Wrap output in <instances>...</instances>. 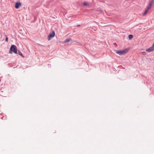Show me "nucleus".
<instances>
[{"label":"nucleus","instance_id":"1","mask_svg":"<svg viewBox=\"0 0 154 154\" xmlns=\"http://www.w3.org/2000/svg\"><path fill=\"white\" fill-rule=\"evenodd\" d=\"M17 47L14 45H12L10 49L9 53L11 54L12 52H14L15 54H17Z\"/></svg>","mask_w":154,"mask_h":154},{"label":"nucleus","instance_id":"2","mask_svg":"<svg viewBox=\"0 0 154 154\" xmlns=\"http://www.w3.org/2000/svg\"><path fill=\"white\" fill-rule=\"evenodd\" d=\"M55 35V32L54 31H52V32L49 34L48 37V41L51 40L52 38L54 37Z\"/></svg>","mask_w":154,"mask_h":154},{"label":"nucleus","instance_id":"3","mask_svg":"<svg viewBox=\"0 0 154 154\" xmlns=\"http://www.w3.org/2000/svg\"><path fill=\"white\" fill-rule=\"evenodd\" d=\"M153 2L154 0H151L146 8L149 10L151 8Z\"/></svg>","mask_w":154,"mask_h":154},{"label":"nucleus","instance_id":"4","mask_svg":"<svg viewBox=\"0 0 154 154\" xmlns=\"http://www.w3.org/2000/svg\"><path fill=\"white\" fill-rule=\"evenodd\" d=\"M154 50V48L152 46L151 47L146 50V51L148 52H150Z\"/></svg>","mask_w":154,"mask_h":154},{"label":"nucleus","instance_id":"5","mask_svg":"<svg viewBox=\"0 0 154 154\" xmlns=\"http://www.w3.org/2000/svg\"><path fill=\"white\" fill-rule=\"evenodd\" d=\"M21 5L20 2H16L15 4V8H18L19 7V6H20Z\"/></svg>","mask_w":154,"mask_h":154},{"label":"nucleus","instance_id":"6","mask_svg":"<svg viewBox=\"0 0 154 154\" xmlns=\"http://www.w3.org/2000/svg\"><path fill=\"white\" fill-rule=\"evenodd\" d=\"M128 49H126L124 50H121L122 54V55L128 52Z\"/></svg>","mask_w":154,"mask_h":154},{"label":"nucleus","instance_id":"7","mask_svg":"<svg viewBox=\"0 0 154 154\" xmlns=\"http://www.w3.org/2000/svg\"><path fill=\"white\" fill-rule=\"evenodd\" d=\"M71 40V39L70 38H67L64 40L63 42L64 43H67L69 42Z\"/></svg>","mask_w":154,"mask_h":154},{"label":"nucleus","instance_id":"8","mask_svg":"<svg viewBox=\"0 0 154 154\" xmlns=\"http://www.w3.org/2000/svg\"><path fill=\"white\" fill-rule=\"evenodd\" d=\"M116 53L117 54H119V55H122L121 50H116Z\"/></svg>","mask_w":154,"mask_h":154},{"label":"nucleus","instance_id":"9","mask_svg":"<svg viewBox=\"0 0 154 154\" xmlns=\"http://www.w3.org/2000/svg\"><path fill=\"white\" fill-rule=\"evenodd\" d=\"M149 10L146 9H146H145V12H144L143 14V15L144 16V15H145L147 13L148 11Z\"/></svg>","mask_w":154,"mask_h":154},{"label":"nucleus","instance_id":"10","mask_svg":"<svg viewBox=\"0 0 154 154\" xmlns=\"http://www.w3.org/2000/svg\"><path fill=\"white\" fill-rule=\"evenodd\" d=\"M133 37V35H128V38L130 40Z\"/></svg>","mask_w":154,"mask_h":154},{"label":"nucleus","instance_id":"11","mask_svg":"<svg viewBox=\"0 0 154 154\" xmlns=\"http://www.w3.org/2000/svg\"><path fill=\"white\" fill-rule=\"evenodd\" d=\"M18 52L19 54L21 56H22L23 57H24L23 56V55L22 54V53L21 52L20 50H18Z\"/></svg>","mask_w":154,"mask_h":154},{"label":"nucleus","instance_id":"12","mask_svg":"<svg viewBox=\"0 0 154 154\" xmlns=\"http://www.w3.org/2000/svg\"><path fill=\"white\" fill-rule=\"evenodd\" d=\"M83 5H88V6L89 5L87 3V2H84L83 3Z\"/></svg>","mask_w":154,"mask_h":154},{"label":"nucleus","instance_id":"13","mask_svg":"<svg viewBox=\"0 0 154 154\" xmlns=\"http://www.w3.org/2000/svg\"><path fill=\"white\" fill-rule=\"evenodd\" d=\"M142 54H143V55H144L146 54V53L145 52V51H143V52H142Z\"/></svg>","mask_w":154,"mask_h":154},{"label":"nucleus","instance_id":"14","mask_svg":"<svg viewBox=\"0 0 154 154\" xmlns=\"http://www.w3.org/2000/svg\"><path fill=\"white\" fill-rule=\"evenodd\" d=\"M5 41H6L7 42H8V38L7 37H6V38Z\"/></svg>","mask_w":154,"mask_h":154},{"label":"nucleus","instance_id":"15","mask_svg":"<svg viewBox=\"0 0 154 154\" xmlns=\"http://www.w3.org/2000/svg\"><path fill=\"white\" fill-rule=\"evenodd\" d=\"M152 46L154 48V43L152 45Z\"/></svg>","mask_w":154,"mask_h":154},{"label":"nucleus","instance_id":"16","mask_svg":"<svg viewBox=\"0 0 154 154\" xmlns=\"http://www.w3.org/2000/svg\"><path fill=\"white\" fill-rule=\"evenodd\" d=\"M80 26V25H77V26Z\"/></svg>","mask_w":154,"mask_h":154}]
</instances>
